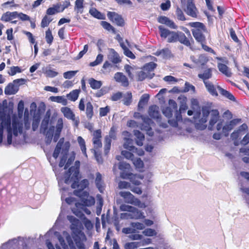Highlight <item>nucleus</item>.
I'll return each instance as SVG.
<instances>
[{"label": "nucleus", "instance_id": "46", "mask_svg": "<svg viewBox=\"0 0 249 249\" xmlns=\"http://www.w3.org/2000/svg\"><path fill=\"white\" fill-rule=\"evenodd\" d=\"M171 52L168 48H164L156 52L155 54L157 56L162 55L163 57H167L170 56Z\"/></svg>", "mask_w": 249, "mask_h": 249}, {"label": "nucleus", "instance_id": "51", "mask_svg": "<svg viewBox=\"0 0 249 249\" xmlns=\"http://www.w3.org/2000/svg\"><path fill=\"white\" fill-rule=\"evenodd\" d=\"M175 111L173 108L170 107H166L162 110L163 114L168 118H170L172 117L173 112Z\"/></svg>", "mask_w": 249, "mask_h": 249}, {"label": "nucleus", "instance_id": "2", "mask_svg": "<svg viewBox=\"0 0 249 249\" xmlns=\"http://www.w3.org/2000/svg\"><path fill=\"white\" fill-rule=\"evenodd\" d=\"M72 181L73 182L71 185V187L72 189H77L74 190V195L78 196L85 205L89 206L91 205V203L88 200L89 197V193L86 191H84L85 188L89 186V180L87 179H84L80 182L79 181V180Z\"/></svg>", "mask_w": 249, "mask_h": 249}, {"label": "nucleus", "instance_id": "13", "mask_svg": "<svg viewBox=\"0 0 249 249\" xmlns=\"http://www.w3.org/2000/svg\"><path fill=\"white\" fill-rule=\"evenodd\" d=\"M114 78L117 82L120 83L123 87H127L129 86L128 80L123 72H116L114 74Z\"/></svg>", "mask_w": 249, "mask_h": 249}, {"label": "nucleus", "instance_id": "3", "mask_svg": "<svg viewBox=\"0 0 249 249\" xmlns=\"http://www.w3.org/2000/svg\"><path fill=\"white\" fill-rule=\"evenodd\" d=\"M202 117L200 118L201 110L200 108L196 111L194 116V123L197 129L204 130L207 125L205 124L210 113V108L209 107L203 106L202 107Z\"/></svg>", "mask_w": 249, "mask_h": 249}, {"label": "nucleus", "instance_id": "25", "mask_svg": "<svg viewBox=\"0 0 249 249\" xmlns=\"http://www.w3.org/2000/svg\"><path fill=\"white\" fill-rule=\"evenodd\" d=\"M88 83L90 88L93 89H99L103 84L101 81L97 80L93 78H89L88 79Z\"/></svg>", "mask_w": 249, "mask_h": 249}, {"label": "nucleus", "instance_id": "22", "mask_svg": "<svg viewBox=\"0 0 249 249\" xmlns=\"http://www.w3.org/2000/svg\"><path fill=\"white\" fill-rule=\"evenodd\" d=\"M61 111L62 112L64 116L67 119L72 120L73 121L75 120V114L70 108L67 107H62L61 108Z\"/></svg>", "mask_w": 249, "mask_h": 249}, {"label": "nucleus", "instance_id": "5", "mask_svg": "<svg viewBox=\"0 0 249 249\" xmlns=\"http://www.w3.org/2000/svg\"><path fill=\"white\" fill-rule=\"evenodd\" d=\"M169 104L171 107H173L174 110L176 111V119H169L168 120V123L172 126L177 127L178 126V122L181 121L182 120L181 110L182 109L185 110L187 108V107L186 106H184L183 107H180L179 109L180 112H178L177 110V104L174 100L172 99L169 100Z\"/></svg>", "mask_w": 249, "mask_h": 249}, {"label": "nucleus", "instance_id": "43", "mask_svg": "<svg viewBox=\"0 0 249 249\" xmlns=\"http://www.w3.org/2000/svg\"><path fill=\"white\" fill-rule=\"evenodd\" d=\"M240 133V131L238 130L234 131L231 134V139L234 141V145L235 146H237L239 144V141L240 140L239 138Z\"/></svg>", "mask_w": 249, "mask_h": 249}, {"label": "nucleus", "instance_id": "14", "mask_svg": "<svg viewBox=\"0 0 249 249\" xmlns=\"http://www.w3.org/2000/svg\"><path fill=\"white\" fill-rule=\"evenodd\" d=\"M152 123L150 119L146 118L143 120L140 126L141 129L142 130L145 131L146 133L149 136H152L153 135V132L151 127V124Z\"/></svg>", "mask_w": 249, "mask_h": 249}, {"label": "nucleus", "instance_id": "10", "mask_svg": "<svg viewBox=\"0 0 249 249\" xmlns=\"http://www.w3.org/2000/svg\"><path fill=\"white\" fill-rule=\"evenodd\" d=\"M119 169L121 170L120 177L123 179H127L132 174L130 165L128 163L124 162H121L119 165Z\"/></svg>", "mask_w": 249, "mask_h": 249}, {"label": "nucleus", "instance_id": "53", "mask_svg": "<svg viewBox=\"0 0 249 249\" xmlns=\"http://www.w3.org/2000/svg\"><path fill=\"white\" fill-rule=\"evenodd\" d=\"M106 137H108L110 139V140H115L117 139V129L116 128L113 126L111 127L110 131L109 132V135L106 136Z\"/></svg>", "mask_w": 249, "mask_h": 249}, {"label": "nucleus", "instance_id": "35", "mask_svg": "<svg viewBox=\"0 0 249 249\" xmlns=\"http://www.w3.org/2000/svg\"><path fill=\"white\" fill-rule=\"evenodd\" d=\"M209 59L207 56L204 54H200L198 58L193 60L195 63L199 64L201 66H204L208 61Z\"/></svg>", "mask_w": 249, "mask_h": 249}, {"label": "nucleus", "instance_id": "24", "mask_svg": "<svg viewBox=\"0 0 249 249\" xmlns=\"http://www.w3.org/2000/svg\"><path fill=\"white\" fill-rule=\"evenodd\" d=\"M89 13L94 18L98 19H105L106 16L95 8H91L89 10Z\"/></svg>", "mask_w": 249, "mask_h": 249}, {"label": "nucleus", "instance_id": "55", "mask_svg": "<svg viewBox=\"0 0 249 249\" xmlns=\"http://www.w3.org/2000/svg\"><path fill=\"white\" fill-rule=\"evenodd\" d=\"M103 55L100 53L97 55L95 61L91 62L89 63V66L91 67H94L100 64L103 60Z\"/></svg>", "mask_w": 249, "mask_h": 249}, {"label": "nucleus", "instance_id": "42", "mask_svg": "<svg viewBox=\"0 0 249 249\" xmlns=\"http://www.w3.org/2000/svg\"><path fill=\"white\" fill-rule=\"evenodd\" d=\"M77 142L79 143V145L80 147L81 150L82 152V153L87 156V152H86V143L84 139L81 136H78L77 137Z\"/></svg>", "mask_w": 249, "mask_h": 249}, {"label": "nucleus", "instance_id": "63", "mask_svg": "<svg viewBox=\"0 0 249 249\" xmlns=\"http://www.w3.org/2000/svg\"><path fill=\"white\" fill-rule=\"evenodd\" d=\"M142 233L145 236H152L157 234V232L154 229L148 228L143 231Z\"/></svg>", "mask_w": 249, "mask_h": 249}, {"label": "nucleus", "instance_id": "49", "mask_svg": "<svg viewBox=\"0 0 249 249\" xmlns=\"http://www.w3.org/2000/svg\"><path fill=\"white\" fill-rule=\"evenodd\" d=\"M101 25L102 27L108 31H112V33H115V29L108 22L106 21H102L101 22Z\"/></svg>", "mask_w": 249, "mask_h": 249}, {"label": "nucleus", "instance_id": "52", "mask_svg": "<svg viewBox=\"0 0 249 249\" xmlns=\"http://www.w3.org/2000/svg\"><path fill=\"white\" fill-rule=\"evenodd\" d=\"M45 39L48 44L49 45L52 44L53 40V37L50 28H49L45 32Z\"/></svg>", "mask_w": 249, "mask_h": 249}, {"label": "nucleus", "instance_id": "48", "mask_svg": "<svg viewBox=\"0 0 249 249\" xmlns=\"http://www.w3.org/2000/svg\"><path fill=\"white\" fill-rule=\"evenodd\" d=\"M53 20V18L49 17L47 15L44 16L41 20V27L45 28L47 27Z\"/></svg>", "mask_w": 249, "mask_h": 249}, {"label": "nucleus", "instance_id": "57", "mask_svg": "<svg viewBox=\"0 0 249 249\" xmlns=\"http://www.w3.org/2000/svg\"><path fill=\"white\" fill-rule=\"evenodd\" d=\"M133 163L135 166L137 168H142L143 167L144 164L141 158H138L136 159H133Z\"/></svg>", "mask_w": 249, "mask_h": 249}, {"label": "nucleus", "instance_id": "26", "mask_svg": "<svg viewBox=\"0 0 249 249\" xmlns=\"http://www.w3.org/2000/svg\"><path fill=\"white\" fill-rule=\"evenodd\" d=\"M60 4L56 3V4L53 5L52 7H49L46 10V15L48 16L53 15L56 13L61 12L60 11Z\"/></svg>", "mask_w": 249, "mask_h": 249}, {"label": "nucleus", "instance_id": "54", "mask_svg": "<svg viewBox=\"0 0 249 249\" xmlns=\"http://www.w3.org/2000/svg\"><path fill=\"white\" fill-rule=\"evenodd\" d=\"M79 93V90H73L68 95V97H69V99L71 101H75L78 97Z\"/></svg>", "mask_w": 249, "mask_h": 249}, {"label": "nucleus", "instance_id": "12", "mask_svg": "<svg viewBox=\"0 0 249 249\" xmlns=\"http://www.w3.org/2000/svg\"><path fill=\"white\" fill-rule=\"evenodd\" d=\"M92 143L95 148H101L102 146L101 141L102 131L101 129H97L93 132Z\"/></svg>", "mask_w": 249, "mask_h": 249}, {"label": "nucleus", "instance_id": "28", "mask_svg": "<svg viewBox=\"0 0 249 249\" xmlns=\"http://www.w3.org/2000/svg\"><path fill=\"white\" fill-rule=\"evenodd\" d=\"M204 84L207 90L211 95L215 96H218L216 88L212 82L208 81L205 82Z\"/></svg>", "mask_w": 249, "mask_h": 249}, {"label": "nucleus", "instance_id": "39", "mask_svg": "<svg viewBox=\"0 0 249 249\" xmlns=\"http://www.w3.org/2000/svg\"><path fill=\"white\" fill-rule=\"evenodd\" d=\"M119 194L127 202H131L134 199V196L129 192L121 191Z\"/></svg>", "mask_w": 249, "mask_h": 249}, {"label": "nucleus", "instance_id": "1", "mask_svg": "<svg viewBox=\"0 0 249 249\" xmlns=\"http://www.w3.org/2000/svg\"><path fill=\"white\" fill-rule=\"evenodd\" d=\"M188 25L193 28L192 29L193 36L196 40L201 44L202 48L205 52L215 54V51L206 45V38L204 33L207 32V29L205 25L200 22H192L189 23Z\"/></svg>", "mask_w": 249, "mask_h": 249}, {"label": "nucleus", "instance_id": "59", "mask_svg": "<svg viewBox=\"0 0 249 249\" xmlns=\"http://www.w3.org/2000/svg\"><path fill=\"white\" fill-rule=\"evenodd\" d=\"M68 217L69 221L71 223V229H74L75 228L74 227L77 226L79 220L73 216H69Z\"/></svg>", "mask_w": 249, "mask_h": 249}, {"label": "nucleus", "instance_id": "31", "mask_svg": "<svg viewBox=\"0 0 249 249\" xmlns=\"http://www.w3.org/2000/svg\"><path fill=\"white\" fill-rule=\"evenodd\" d=\"M178 41H179L180 43L186 46H191L189 39L186 36L185 34L181 32H179L178 33Z\"/></svg>", "mask_w": 249, "mask_h": 249}, {"label": "nucleus", "instance_id": "50", "mask_svg": "<svg viewBox=\"0 0 249 249\" xmlns=\"http://www.w3.org/2000/svg\"><path fill=\"white\" fill-rule=\"evenodd\" d=\"M84 8V0H76L75 2L74 9L78 12L82 13Z\"/></svg>", "mask_w": 249, "mask_h": 249}, {"label": "nucleus", "instance_id": "60", "mask_svg": "<svg viewBox=\"0 0 249 249\" xmlns=\"http://www.w3.org/2000/svg\"><path fill=\"white\" fill-rule=\"evenodd\" d=\"M111 141L110 139L108 137H105V153L106 154H107L110 149L111 147Z\"/></svg>", "mask_w": 249, "mask_h": 249}, {"label": "nucleus", "instance_id": "16", "mask_svg": "<svg viewBox=\"0 0 249 249\" xmlns=\"http://www.w3.org/2000/svg\"><path fill=\"white\" fill-rule=\"evenodd\" d=\"M157 64L153 62H150L149 63H146L144 65L143 69L148 74L149 78L151 79L154 76L155 73H151L150 72L154 71L155 69L157 67Z\"/></svg>", "mask_w": 249, "mask_h": 249}, {"label": "nucleus", "instance_id": "23", "mask_svg": "<svg viewBox=\"0 0 249 249\" xmlns=\"http://www.w3.org/2000/svg\"><path fill=\"white\" fill-rule=\"evenodd\" d=\"M212 76V69L211 68H208L204 71L203 73H199L198 74V77L202 79L204 83L207 79L211 78Z\"/></svg>", "mask_w": 249, "mask_h": 249}, {"label": "nucleus", "instance_id": "4", "mask_svg": "<svg viewBox=\"0 0 249 249\" xmlns=\"http://www.w3.org/2000/svg\"><path fill=\"white\" fill-rule=\"evenodd\" d=\"M80 161L76 160L75 166L69 168L65 175L64 182L66 184H70L72 180H79Z\"/></svg>", "mask_w": 249, "mask_h": 249}, {"label": "nucleus", "instance_id": "9", "mask_svg": "<svg viewBox=\"0 0 249 249\" xmlns=\"http://www.w3.org/2000/svg\"><path fill=\"white\" fill-rule=\"evenodd\" d=\"M72 238L78 249H85V246L82 240V238H85V235L83 232L77 229L73 231Z\"/></svg>", "mask_w": 249, "mask_h": 249}, {"label": "nucleus", "instance_id": "45", "mask_svg": "<svg viewBox=\"0 0 249 249\" xmlns=\"http://www.w3.org/2000/svg\"><path fill=\"white\" fill-rule=\"evenodd\" d=\"M50 99L53 102H55L58 103H62V104L64 106L66 105L67 104V100L62 96H51L50 97Z\"/></svg>", "mask_w": 249, "mask_h": 249}, {"label": "nucleus", "instance_id": "17", "mask_svg": "<svg viewBox=\"0 0 249 249\" xmlns=\"http://www.w3.org/2000/svg\"><path fill=\"white\" fill-rule=\"evenodd\" d=\"M219 113L218 110L213 109L211 111V119L209 122V128L210 129H212L214 125L218 121L219 119Z\"/></svg>", "mask_w": 249, "mask_h": 249}, {"label": "nucleus", "instance_id": "64", "mask_svg": "<svg viewBox=\"0 0 249 249\" xmlns=\"http://www.w3.org/2000/svg\"><path fill=\"white\" fill-rule=\"evenodd\" d=\"M109 111L110 108L108 106H106L105 107H101L99 109V116L101 117L105 116L107 115Z\"/></svg>", "mask_w": 249, "mask_h": 249}, {"label": "nucleus", "instance_id": "38", "mask_svg": "<svg viewBox=\"0 0 249 249\" xmlns=\"http://www.w3.org/2000/svg\"><path fill=\"white\" fill-rule=\"evenodd\" d=\"M50 122V116H45L42 121L40 130L43 133H45L48 129Z\"/></svg>", "mask_w": 249, "mask_h": 249}, {"label": "nucleus", "instance_id": "44", "mask_svg": "<svg viewBox=\"0 0 249 249\" xmlns=\"http://www.w3.org/2000/svg\"><path fill=\"white\" fill-rule=\"evenodd\" d=\"M6 123L7 124V143L10 145L12 142V129L11 127L10 121H7Z\"/></svg>", "mask_w": 249, "mask_h": 249}, {"label": "nucleus", "instance_id": "6", "mask_svg": "<svg viewBox=\"0 0 249 249\" xmlns=\"http://www.w3.org/2000/svg\"><path fill=\"white\" fill-rule=\"evenodd\" d=\"M160 36L161 38H166L167 37V42L169 43L176 42L178 40L179 32L170 31L167 29L164 28L161 25L158 27Z\"/></svg>", "mask_w": 249, "mask_h": 249}, {"label": "nucleus", "instance_id": "58", "mask_svg": "<svg viewBox=\"0 0 249 249\" xmlns=\"http://www.w3.org/2000/svg\"><path fill=\"white\" fill-rule=\"evenodd\" d=\"M137 76V81H142L144 80L147 77H148V74H147L145 72L141 71H137L136 74Z\"/></svg>", "mask_w": 249, "mask_h": 249}, {"label": "nucleus", "instance_id": "18", "mask_svg": "<svg viewBox=\"0 0 249 249\" xmlns=\"http://www.w3.org/2000/svg\"><path fill=\"white\" fill-rule=\"evenodd\" d=\"M130 209L129 212L131 213L130 214L131 218L139 219L144 217L143 213L137 208L130 206Z\"/></svg>", "mask_w": 249, "mask_h": 249}, {"label": "nucleus", "instance_id": "27", "mask_svg": "<svg viewBox=\"0 0 249 249\" xmlns=\"http://www.w3.org/2000/svg\"><path fill=\"white\" fill-rule=\"evenodd\" d=\"M12 126L13 129V134L15 136L18 135V133H22V124H20L18 121L14 120L12 123Z\"/></svg>", "mask_w": 249, "mask_h": 249}, {"label": "nucleus", "instance_id": "33", "mask_svg": "<svg viewBox=\"0 0 249 249\" xmlns=\"http://www.w3.org/2000/svg\"><path fill=\"white\" fill-rule=\"evenodd\" d=\"M93 107L90 102L86 104V114L88 119H91L93 116Z\"/></svg>", "mask_w": 249, "mask_h": 249}, {"label": "nucleus", "instance_id": "20", "mask_svg": "<svg viewBox=\"0 0 249 249\" xmlns=\"http://www.w3.org/2000/svg\"><path fill=\"white\" fill-rule=\"evenodd\" d=\"M95 184L97 188L101 193H103L104 190L105 184L102 179V175L99 173H96V177L95 180Z\"/></svg>", "mask_w": 249, "mask_h": 249}, {"label": "nucleus", "instance_id": "21", "mask_svg": "<svg viewBox=\"0 0 249 249\" xmlns=\"http://www.w3.org/2000/svg\"><path fill=\"white\" fill-rule=\"evenodd\" d=\"M124 68L129 78L133 79L134 76L137 73V69L128 64H126Z\"/></svg>", "mask_w": 249, "mask_h": 249}, {"label": "nucleus", "instance_id": "47", "mask_svg": "<svg viewBox=\"0 0 249 249\" xmlns=\"http://www.w3.org/2000/svg\"><path fill=\"white\" fill-rule=\"evenodd\" d=\"M139 178H140L139 176L133 173L127 178L133 184L135 185H139L141 184V182L139 180Z\"/></svg>", "mask_w": 249, "mask_h": 249}, {"label": "nucleus", "instance_id": "8", "mask_svg": "<svg viewBox=\"0 0 249 249\" xmlns=\"http://www.w3.org/2000/svg\"><path fill=\"white\" fill-rule=\"evenodd\" d=\"M184 11L187 15L193 18H197L199 13L193 0H187Z\"/></svg>", "mask_w": 249, "mask_h": 249}, {"label": "nucleus", "instance_id": "37", "mask_svg": "<svg viewBox=\"0 0 249 249\" xmlns=\"http://www.w3.org/2000/svg\"><path fill=\"white\" fill-rule=\"evenodd\" d=\"M132 140L130 139H126L125 142L124 144V147L125 149L128 150L130 151H132L133 152H136L137 148H136L134 146L132 145Z\"/></svg>", "mask_w": 249, "mask_h": 249}, {"label": "nucleus", "instance_id": "36", "mask_svg": "<svg viewBox=\"0 0 249 249\" xmlns=\"http://www.w3.org/2000/svg\"><path fill=\"white\" fill-rule=\"evenodd\" d=\"M17 91L18 89H16V87L14 84L9 83L5 88L4 92L6 95H12L15 94Z\"/></svg>", "mask_w": 249, "mask_h": 249}, {"label": "nucleus", "instance_id": "41", "mask_svg": "<svg viewBox=\"0 0 249 249\" xmlns=\"http://www.w3.org/2000/svg\"><path fill=\"white\" fill-rule=\"evenodd\" d=\"M77 142L79 143V145L80 147L81 150L82 152V153L87 156V152H86V143L84 139L81 136H78L77 137Z\"/></svg>", "mask_w": 249, "mask_h": 249}, {"label": "nucleus", "instance_id": "32", "mask_svg": "<svg viewBox=\"0 0 249 249\" xmlns=\"http://www.w3.org/2000/svg\"><path fill=\"white\" fill-rule=\"evenodd\" d=\"M149 99V95L148 94H143L138 103V107L139 108H143L147 104Z\"/></svg>", "mask_w": 249, "mask_h": 249}, {"label": "nucleus", "instance_id": "30", "mask_svg": "<svg viewBox=\"0 0 249 249\" xmlns=\"http://www.w3.org/2000/svg\"><path fill=\"white\" fill-rule=\"evenodd\" d=\"M218 68L219 71L227 77L231 76V72L229 70L227 66L223 63H219L218 64Z\"/></svg>", "mask_w": 249, "mask_h": 249}, {"label": "nucleus", "instance_id": "11", "mask_svg": "<svg viewBox=\"0 0 249 249\" xmlns=\"http://www.w3.org/2000/svg\"><path fill=\"white\" fill-rule=\"evenodd\" d=\"M107 17L111 22H115L118 26L123 27L125 24L122 16L115 12H108Z\"/></svg>", "mask_w": 249, "mask_h": 249}, {"label": "nucleus", "instance_id": "61", "mask_svg": "<svg viewBox=\"0 0 249 249\" xmlns=\"http://www.w3.org/2000/svg\"><path fill=\"white\" fill-rule=\"evenodd\" d=\"M138 242H128L124 246V249H134L139 246Z\"/></svg>", "mask_w": 249, "mask_h": 249}, {"label": "nucleus", "instance_id": "62", "mask_svg": "<svg viewBox=\"0 0 249 249\" xmlns=\"http://www.w3.org/2000/svg\"><path fill=\"white\" fill-rule=\"evenodd\" d=\"M23 33L27 36L29 42L31 44H34L36 43V39L31 32L26 31H23Z\"/></svg>", "mask_w": 249, "mask_h": 249}, {"label": "nucleus", "instance_id": "34", "mask_svg": "<svg viewBox=\"0 0 249 249\" xmlns=\"http://www.w3.org/2000/svg\"><path fill=\"white\" fill-rule=\"evenodd\" d=\"M134 135L136 136V143L139 146H142L143 144V141L144 140V135L139 130L134 131Z\"/></svg>", "mask_w": 249, "mask_h": 249}, {"label": "nucleus", "instance_id": "19", "mask_svg": "<svg viewBox=\"0 0 249 249\" xmlns=\"http://www.w3.org/2000/svg\"><path fill=\"white\" fill-rule=\"evenodd\" d=\"M110 52L111 54L108 56V58L113 64L119 63L122 61L119 54L114 49H111Z\"/></svg>", "mask_w": 249, "mask_h": 249}, {"label": "nucleus", "instance_id": "56", "mask_svg": "<svg viewBox=\"0 0 249 249\" xmlns=\"http://www.w3.org/2000/svg\"><path fill=\"white\" fill-rule=\"evenodd\" d=\"M176 14L178 20L184 21L186 20L185 17L182 10L178 7L176 11Z\"/></svg>", "mask_w": 249, "mask_h": 249}, {"label": "nucleus", "instance_id": "7", "mask_svg": "<svg viewBox=\"0 0 249 249\" xmlns=\"http://www.w3.org/2000/svg\"><path fill=\"white\" fill-rule=\"evenodd\" d=\"M148 114L151 118L157 121L160 126L163 128L167 127V124L161 122V116L158 106L153 105L150 106L148 109Z\"/></svg>", "mask_w": 249, "mask_h": 249}, {"label": "nucleus", "instance_id": "15", "mask_svg": "<svg viewBox=\"0 0 249 249\" xmlns=\"http://www.w3.org/2000/svg\"><path fill=\"white\" fill-rule=\"evenodd\" d=\"M158 21L161 24H163L170 27L171 29H176L178 26L176 25L174 22L170 20L168 17L161 16L158 17Z\"/></svg>", "mask_w": 249, "mask_h": 249}, {"label": "nucleus", "instance_id": "29", "mask_svg": "<svg viewBox=\"0 0 249 249\" xmlns=\"http://www.w3.org/2000/svg\"><path fill=\"white\" fill-rule=\"evenodd\" d=\"M217 89H218L220 93L223 96L226 97L227 99H229L232 101H235V98L234 96L229 91L224 89L221 87L218 86L217 87Z\"/></svg>", "mask_w": 249, "mask_h": 249}, {"label": "nucleus", "instance_id": "40", "mask_svg": "<svg viewBox=\"0 0 249 249\" xmlns=\"http://www.w3.org/2000/svg\"><path fill=\"white\" fill-rule=\"evenodd\" d=\"M123 104L125 106H129L132 102V95L130 91L127 92L123 99Z\"/></svg>", "mask_w": 249, "mask_h": 249}]
</instances>
